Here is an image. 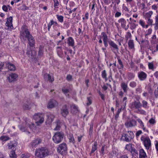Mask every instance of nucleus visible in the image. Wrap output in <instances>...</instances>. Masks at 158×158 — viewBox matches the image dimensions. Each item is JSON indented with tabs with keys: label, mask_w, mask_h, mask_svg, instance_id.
<instances>
[{
	"label": "nucleus",
	"mask_w": 158,
	"mask_h": 158,
	"mask_svg": "<svg viewBox=\"0 0 158 158\" xmlns=\"http://www.w3.org/2000/svg\"><path fill=\"white\" fill-rule=\"evenodd\" d=\"M16 68L15 65L13 64L10 63V71H15L16 70Z\"/></svg>",
	"instance_id": "obj_40"
},
{
	"label": "nucleus",
	"mask_w": 158,
	"mask_h": 158,
	"mask_svg": "<svg viewBox=\"0 0 158 158\" xmlns=\"http://www.w3.org/2000/svg\"><path fill=\"white\" fill-rule=\"evenodd\" d=\"M118 22L121 24L122 27L124 28L126 30H127L129 27L128 25L126 26V21L123 18H121L118 20Z\"/></svg>",
	"instance_id": "obj_11"
},
{
	"label": "nucleus",
	"mask_w": 158,
	"mask_h": 158,
	"mask_svg": "<svg viewBox=\"0 0 158 158\" xmlns=\"http://www.w3.org/2000/svg\"><path fill=\"white\" fill-rule=\"evenodd\" d=\"M129 47L131 49H134V44L133 41L132 40H130L128 43Z\"/></svg>",
	"instance_id": "obj_28"
},
{
	"label": "nucleus",
	"mask_w": 158,
	"mask_h": 158,
	"mask_svg": "<svg viewBox=\"0 0 158 158\" xmlns=\"http://www.w3.org/2000/svg\"><path fill=\"white\" fill-rule=\"evenodd\" d=\"M48 120L49 122H52L54 119L55 116H54L50 113H48L47 115Z\"/></svg>",
	"instance_id": "obj_26"
},
{
	"label": "nucleus",
	"mask_w": 158,
	"mask_h": 158,
	"mask_svg": "<svg viewBox=\"0 0 158 158\" xmlns=\"http://www.w3.org/2000/svg\"><path fill=\"white\" fill-rule=\"evenodd\" d=\"M142 106V104L139 101H134L131 103L130 107L132 109H138Z\"/></svg>",
	"instance_id": "obj_10"
},
{
	"label": "nucleus",
	"mask_w": 158,
	"mask_h": 158,
	"mask_svg": "<svg viewBox=\"0 0 158 158\" xmlns=\"http://www.w3.org/2000/svg\"><path fill=\"white\" fill-rule=\"evenodd\" d=\"M87 101L86 103L87 106H89L92 103V101L90 97H88L87 98Z\"/></svg>",
	"instance_id": "obj_41"
},
{
	"label": "nucleus",
	"mask_w": 158,
	"mask_h": 158,
	"mask_svg": "<svg viewBox=\"0 0 158 158\" xmlns=\"http://www.w3.org/2000/svg\"><path fill=\"white\" fill-rule=\"evenodd\" d=\"M131 153L135 156H137L138 155V152L135 150H132L131 152Z\"/></svg>",
	"instance_id": "obj_51"
},
{
	"label": "nucleus",
	"mask_w": 158,
	"mask_h": 158,
	"mask_svg": "<svg viewBox=\"0 0 158 158\" xmlns=\"http://www.w3.org/2000/svg\"><path fill=\"white\" fill-rule=\"evenodd\" d=\"M137 121L140 124V127L143 129V130H145L146 129V128L144 127V124L142 121V120L140 118H138L137 119Z\"/></svg>",
	"instance_id": "obj_27"
},
{
	"label": "nucleus",
	"mask_w": 158,
	"mask_h": 158,
	"mask_svg": "<svg viewBox=\"0 0 158 158\" xmlns=\"http://www.w3.org/2000/svg\"><path fill=\"white\" fill-rule=\"evenodd\" d=\"M107 74L105 70H104L102 72V77L105 79L106 81L107 80L106 77Z\"/></svg>",
	"instance_id": "obj_34"
},
{
	"label": "nucleus",
	"mask_w": 158,
	"mask_h": 158,
	"mask_svg": "<svg viewBox=\"0 0 158 158\" xmlns=\"http://www.w3.org/2000/svg\"><path fill=\"white\" fill-rule=\"evenodd\" d=\"M64 137V134L62 132H56L54 134L52 137V139L55 143L58 144L62 141Z\"/></svg>",
	"instance_id": "obj_4"
},
{
	"label": "nucleus",
	"mask_w": 158,
	"mask_h": 158,
	"mask_svg": "<svg viewBox=\"0 0 158 158\" xmlns=\"http://www.w3.org/2000/svg\"><path fill=\"white\" fill-rule=\"evenodd\" d=\"M98 92L99 93L100 95L101 96L102 99L103 100H104V95L103 94H102L99 91H98Z\"/></svg>",
	"instance_id": "obj_56"
},
{
	"label": "nucleus",
	"mask_w": 158,
	"mask_h": 158,
	"mask_svg": "<svg viewBox=\"0 0 158 158\" xmlns=\"http://www.w3.org/2000/svg\"><path fill=\"white\" fill-rule=\"evenodd\" d=\"M2 9L3 10L7 11L8 10V8L7 6L6 5H4L2 7Z\"/></svg>",
	"instance_id": "obj_59"
},
{
	"label": "nucleus",
	"mask_w": 158,
	"mask_h": 158,
	"mask_svg": "<svg viewBox=\"0 0 158 158\" xmlns=\"http://www.w3.org/2000/svg\"><path fill=\"white\" fill-rule=\"evenodd\" d=\"M142 106H143L145 108H147L148 103L147 102L144 100L143 101H142Z\"/></svg>",
	"instance_id": "obj_48"
},
{
	"label": "nucleus",
	"mask_w": 158,
	"mask_h": 158,
	"mask_svg": "<svg viewBox=\"0 0 158 158\" xmlns=\"http://www.w3.org/2000/svg\"><path fill=\"white\" fill-rule=\"evenodd\" d=\"M42 140L41 139L38 138L34 140L31 143V145L33 147H35L38 144L41 143Z\"/></svg>",
	"instance_id": "obj_18"
},
{
	"label": "nucleus",
	"mask_w": 158,
	"mask_h": 158,
	"mask_svg": "<svg viewBox=\"0 0 158 158\" xmlns=\"http://www.w3.org/2000/svg\"><path fill=\"white\" fill-rule=\"evenodd\" d=\"M60 127V125L58 124H57L56 125V127L54 129V130H59Z\"/></svg>",
	"instance_id": "obj_60"
},
{
	"label": "nucleus",
	"mask_w": 158,
	"mask_h": 158,
	"mask_svg": "<svg viewBox=\"0 0 158 158\" xmlns=\"http://www.w3.org/2000/svg\"><path fill=\"white\" fill-rule=\"evenodd\" d=\"M118 61L119 64L120 65V67L121 68H123V66L121 60L119 59L118 60Z\"/></svg>",
	"instance_id": "obj_55"
},
{
	"label": "nucleus",
	"mask_w": 158,
	"mask_h": 158,
	"mask_svg": "<svg viewBox=\"0 0 158 158\" xmlns=\"http://www.w3.org/2000/svg\"><path fill=\"white\" fill-rule=\"evenodd\" d=\"M142 133V131L141 130H139L136 132V136H139Z\"/></svg>",
	"instance_id": "obj_58"
},
{
	"label": "nucleus",
	"mask_w": 158,
	"mask_h": 158,
	"mask_svg": "<svg viewBox=\"0 0 158 158\" xmlns=\"http://www.w3.org/2000/svg\"><path fill=\"white\" fill-rule=\"evenodd\" d=\"M30 49L27 48L26 54L30 58L32 59L35 57L36 53L35 51L34 50L30 51Z\"/></svg>",
	"instance_id": "obj_13"
},
{
	"label": "nucleus",
	"mask_w": 158,
	"mask_h": 158,
	"mask_svg": "<svg viewBox=\"0 0 158 158\" xmlns=\"http://www.w3.org/2000/svg\"><path fill=\"white\" fill-rule=\"evenodd\" d=\"M121 86L123 89H126L127 87V84L124 82L122 83Z\"/></svg>",
	"instance_id": "obj_53"
},
{
	"label": "nucleus",
	"mask_w": 158,
	"mask_h": 158,
	"mask_svg": "<svg viewBox=\"0 0 158 158\" xmlns=\"http://www.w3.org/2000/svg\"><path fill=\"white\" fill-rule=\"evenodd\" d=\"M18 75L15 73H10V82L16 81L17 80Z\"/></svg>",
	"instance_id": "obj_19"
},
{
	"label": "nucleus",
	"mask_w": 158,
	"mask_h": 158,
	"mask_svg": "<svg viewBox=\"0 0 158 158\" xmlns=\"http://www.w3.org/2000/svg\"><path fill=\"white\" fill-rule=\"evenodd\" d=\"M108 43L110 46L113 48L114 49H115L117 51H118V46L114 42L110 40L108 42Z\"/></svg>",
	"instance_id": "obj_22"
},
{
	"label": "nucleus",
	"mask_w": 158,
	"mask_h": 158,
	"mask_svg": "<svg viewBox=\"0 0 158 158\" xmlns=\"http://www.w3.org/2000/svg\"><path fill=\"white\" fill-rule=\"evenodd\" d=\"M135 75L132 73H129L128 74V78L129 79H131L134 78Z\"/></svg>",
	"instance_id": "obj_50"
},
{
	"label": "nucleus",
	"mask_w": 158,
	"mask_h": 158,
	"mask_svg": "<svg viewBox=\"0 0 158 158\" xmlns=\"http://www.w3.org/2000/svg\"><path fill=\"white\" fill-rule=\"evenodd\" d=\"M71 110L73 113H77L78 111L77 107L75 105H72L70 106Z\"/></svg>",
	"instance_id": "obj_23"
},
{
	"label": "nucleus",
	"mask_w": 158,
	"mask_h": 158,
	"mask_svg": "<svg viewBox=\"0 0 158 158\" xmlns=\"http://www.w3.org/2000/svg\"><path fill=\"white\" fill-rule=\"evenodd\" d=\"M136 85V83L135 81L131 82L130 84V85L132 88H134Z\"/></svg>",
	"instance_id": "obj_46"
},
{
	"label": "nucleus",
	"mask_w": 158,
	"mask_h": 158,
	"mask_svg": "<svg viewBox=\"0 0 158 158\" xmlns=\"http://www.w3.org/2000/svg\"><path fill=\"white\" fill-rule=\"evenodd\" d=\"M102 40L104 44L105 47H107L108 46V43L109 41L108 37L106 34L103 32L102 33Z\"/></svg>",
	"instance_id": "obj_17"
},
{
	"label": "nucleus",
	"mask_w": 158,
	"mask_h": 158,
	"mask_svg": "<svg viewBox=\"0 0 158 158\" xmlns=\"http://www.w3.org/2000/svg\"><path fill=\"white\" fill-rule=\"evenodd\" d=\"M20 37L24 40L27 39L30 46L33 47L34 45L35 40L27 29H25L24 31L21 32Z\"/></svg>",
	"instance_id": "obj_2"
},
{
	"label": "nucleus",
	"mask_w": 158,
	"mask_h": 158,
	"mask_svg": "<svg viewBox=\"0 0 158 158\" xmlns=\"http://www.w3.org/2000/svg\"><path fill=\"white\" fill-rule=\"evenodd\" d=\"M59 0H53L54 2V6L55 7L58 6L59 5Z\"/></svg>",
	"instance_id": "obj_49"
},
{
	"label": "nucleus",
	"mask_w": 158,
	"mask_h": 158,
	"mask_svg": "<svg viewBox=\"0 0 158 158\" xmlns=\"http://www.w3.org/2000/svg\"><path fill=\"white\" fill-rule=\"evenodd\" d=\"M125 125L127 127H134L136 125V122L135 120L132 119L126 122Z\"/></svg>",
	"instance_id": "obj_14"
},
{
	"label": "nucleus",
	"mask_w": 158,
	"mask_h": 158,
	"mask_svg": "<svg viewBox=\"0 0 158 158\" xmlns=\"http://www.w3.org/2000/svg\"><path fill=\"white\" fill-rule=\"evenodd\" d=\"M131 36V33L129 32H127L125 36V38L127 40H128L129 39H130Z\"/></svg>",
	"instance_id": "obj_39"
},
{
	"label": "nucleus",
	"mask_w": 158,
	"mask_h": 158,
	"mask_svg": "<svg viewBox=\"0 0 158 158\" xmlns=\"http://www.w3.org/2000/svg\"><path fill=\"white\" fill-rule=\"evenodd\" d=\"M57 52L59 56H60L62 53V50L60 47H58L57 48Z\"/></svg>",
	"instance_id": "obj_38"
},
{
	"label": "nucleus",
	"mask_w": 158,
	"mask_h": 158,
	"mask_svg": "<svg viewBox=\"0 0 158 158\" xmlns=\"http://www.w3.org/2000/svg\"><path fill=\"white\" fill-rule=\"evenodd\" d=\"M149 122L152 125H154V124L156 121L155 120V119L153 118H151L149 120Z\"/></svg>",
	"instance_id": "obj_43"
},
{
	"label": "nucleus",
	"mask_w": 158,
	"mask_h": 158,
	"mask_svg": "<svg viewBox=\"0 0 158 158\" xmlns=\"http://www.w3.org/2000/svg\"><path fill=\"white\" fill-rule=\"evenodd\" d=\"M134 137V134L131 131H128L126 133L123 134L122 136V139L127 142H130Z\"/></svg>",
	"instance_id": "obj_6"
},
{
	"label": "nucleus",
	"mask_w": 158,
	"mask_h": 158,
	"mask_svg": "<svg viewBox=\"0 0 158 158\" xmlns=\"http://www.w3.org/2000/svg\"><path fill=\"white\" fill-rule=\"evenodd\" d=\"M136 25L134 23H133L131 26V29H135L136 28Z\"/></svg>",
	"instance_id": "obj_63"
},
{
	"label": "nucleus",
	"mask_w": 158,
	"mask_h": 158,
	"mask_svg": "<svg viewBox=\"0 0 158 158\" xmlns=\"http://www.w3.org/2000/svg\"><path fill=\"white\" fill-rule=\"evenodd\" d=\"M44 48L40 46L39 48L38 54L39 56H41L43 54Z\"/></svg>",
	"instance_id": "obj_33"
},
{
	"label": "nucleus",
	"mask_w": 158,
	"mask_h": 158,
	"mask_svg": "<svg viewBox=\"0 0 158 158\" xmlns=\"http://www.w3.org/2000/svg\"><path fill=\"white\" fill-rule=\"evenodd\" d=\"M138 77L141 81H143L145 80L147 77V75L144 72L141 71L138 73Z\"/></svg>",
	"instance_id": "obj_16"
},
{
	"label": "nucleus",
	"mask_w": 158,
	"mask_h": 158,
	"mask_svg": "<svg viewBox=\"0 0 158 158\" xmlns=\"http://www.w3.org/2000/svg\"><path fill=\"white\" fill-rule=\"evenodd\" d=\"M152 30L151 28H149L148 29L147 33L145 34V35H148L151 34L152 33Z\"/></svg>",
	"instance_id": "obj_54"
},
{
	"label": "nucleus",
	"mask_w": 158,
	"mask_h": 158,
	"mask_svg": "<svg viewBox=\"0 0 158 158\" xmlns=\"http://www.w3.org/2000/svg\"><path fill=\"white\" fill-rule=\"evenodd\" d=\"M120 158H128L127 155H122L120 156Z\"/></svg>",
	"instance_id": "obj_64"
},
{
	"label": "nucleus",
	"mask_w": 158,
	"mask_h": 158,
	"mask_svg": "<svg viewBox=\"0 0 158 158\" xmlns=\"http://www.w3.org/2000/svg\"><path fill=\"white\" fill-rule=\"evenodd\" d=\"M57 18L60 22L62 23L63 21V19L64 17L61 15H56Z\"/></svg>",
	"instance_id": "obj_37"
},
{
	"label": "nucleus",
	"mask_w": 158,
	"mask_h": 158,
	"mask_svg": "<svg viewBox=\"0 0 158 158\" xmlns=\"http://www.w3.org/2000/svg\"><path fill=\"white\" fill-rule=\"evenodd\" d=\"M69 139L70 142L74 143V139L72 134L69 135Z\"/></svg>",
	"instance_id": "obj_42"
},
{
	"label": "nucleus",
	"mask_w": 158,
	"mask_h": 158,
	"mask_svg": "<svg viewBox=\"0 0 158 158\" xmlns=\"http://www.w3.org/2000/svg\"><path fill=\"white\" fill-rule=\"evenodd\" d=\"M68 44L69 46L73 47L74 45V41L72 37H69L68 39Z\"/></svg>",
	"instance_id": "obj_25"
},
{
	"label": "nucleus",
	"mask_w": 158,
	"mask_h": 158,
	"mask_svg": "<svg viewBox=\"0 0 158 158\" xmlns=\"http://www.w3.org/2000/svg\"><path fill=\"white\" fill-rule=\"evenodd\" d=\"M121 13L119 12H117L115 14V17H118L120 16L121 15Z\"/></svg>",
	"instance_id": "obj_62"
},
{
	"label": "nucleus",
	"mask_w": 158,
	"mask_h": 158,
	"mask_svg": "<svg viewBox=\"0 0 158 158\" xmlns=\"http://www.w3.org/2000/svg\"><path fill=\"white\" fill-rule=\"evenodd\" d=\"M6 26L7 27V28H5L6 29H8L10 26V18H8L7 19V21L5 23Z\"/></svg>",
	"instance_id": "obj_35"
},
{
	"label": "nucleus",
	"mask_w": 158,
	"mask_h": 158,
	"mask_svg": "<svg viewBox=\"0 0 158 158\" xmlns=\"http://www.w3.org/2000/svg\"><path fill=\"white\" fill-rule=\"evenodd\" d=\"M44 77L45 80H48L50 82H52L54 80L53 78L48 73L45 74Z\"/></svg>",
	"instance_id": "obj_21"
},
{
	"label": "nucleus",
	"mask_w": 158,
	"mask_h": 158,
	"mask_svg": "<svg viewBox=\"0 0 158 158\" xmlns=\"http://www.w3.org/2000/svg\"><path fill=\"white\" fill-rule=\"evenodd\" d=\"M58 105V103L55 100L53 99H50L48 102L47 106L48 109H52L54 108Z\"/></svg>",
	"instance_id": "obj_9"
},
{
	"label": "nucleus",
	"mask_w": 158,
	"mask_h": 158,
	"mask_svg": "<svg viewBox=\"0 0 158 158\" xmlns=\"http://www.w3.org/2000/svg\"><path fill=\"white\" fill-rule=\"evenodd\" d=\"M23 108L24 110H27L30 109V108L29 106V104L25 103L23 106Z\"/></svg>",
	"instance_id": "obj_36"
},
{
	"label": "nucleus",
	"mask_w": 158,
	"mask_h": 158,
	"mask_svg": "<svg viewBox=\"0 0 158 158\" xmlns=\"http://www.w3.org/2000/svg\"><path fill=\"white\" fill-rule=\"evenodd\" d=\"M52 25H53V27H54L55 26H57L58 25V24L56 22L52 20H51L48 25V31H50V28Z\"/></svg>",
	"instance_id": "obj_20"
},
{
	"label": "nucleus",
	"mask_w": 158,
	"mask_h": 158,
	"mask_svg": "<svg viewBox=\"0 0 158 158\" xmlns=\"http://www.w3.org/2000/svg\"><path fill=\"white\" fill-rule=\"evenodd\" d=\"M98 143L97 142L94 143V145L92 147L91 153L94 152L97 149Z\"/></svg>",
	"instance_id": "obj_29"
},
{
	"label": "nucleus",
	"mask_w": 158,
	"mask_h": 158,
	"mask_svg": "<svg viewBox=\"0 0 158 158\" xmlns=\"http://www.w3.org/2000/svg\"><path fill=\"white\" fill-rule=\"evenodd\" d=\"M131 148L132 147L131 144H128L126 145L125 149L129 151Z\"/></svg>",
	"instance_id": "obj_44"
},
{
	"label": "nucleus",
	"mask_w": 158,
	"mask_h": 158,
	"mask_svg": "<svg viewBox=\"0 0 158 158\" xmlns=\"http://www.w3.org/2000/svg\"><path fill=\"white\" fill-rule=\"evenodd\" d=\"M27 126H28L31 130L32 131L35 129L36 126L35 124L31 122L29 119L25 118L24 123L19 126V128L20 130L22 131L27 132L29 134L30 133V132L27 129Z\"/></svg>",
	"instance_id": "obj_1"
},
{
	"label": "nucleus",
	"mask_w": 158,
	"mask_h": 158,
	"mask_svg": "<svg viewBox=\"0 0 158 158\" xmlns=\"http://www.w3.org/2000/svg\"><path fill=\"white\" fill-rule=\"evenodd\" d=\"M153 22V20L152 19H148V23L151 25L152 24V23Z\"/></svg>",
	"instance_id": "obj_61"
},
{
	"label": "nucleus",
	"mask_w": 158,
	"mask_h": 158,
	"mask_svg": "<svg viewBox=\"0 0 158 158\" xmlns=\"http://www.w3.org/2000/svg\"><path fill=\"white\" fill-rule=\"evenodd\" d=\"M61 113L64 117H66L69 114V110L67 106H63L61 109Z\"/></svg>",
	"instance_id": "obj_12"
},
{
	"label": "nucleus",
	"mask_w": 158,
	"mask_h": 158,
	"mask_svg": "<svg viewBox=\"0 0 158 158\" xmlns=\"http://www.w3.org/2000/svg\"><path fill=\"white\" fill-rule=\"evenodd\" d=\"M17 143L15 141H14L11 142V145H10L11 147L10 148H12L13 151L10 153V158H16L17 156L15 153V151L16 150L15 147L17 145Z\"/></svg>",
	"instance_id": "obj_8"
},
{
	"label": "nucleus",
	"mask_w": 158,
	"mask_h": 158,
	"mask_svg": "<svg viewBox=\"0 0 158 158\" xmlns=\"http://www.w3.org/2000/svg\"><path fill=\"white\" fill-rule=\"evenodd\" d=\"M9 139L10 138L9 137L6 135L2 136L0 137V140H2L3 141H6L9 140Z\"/></svg>",
	"instance_id": "obj_31"
},
{
	"label": "nucleus",
	"mask_w": 158,
	"mask_h": 158,
	"mask_svg": "<svg viewBox=\"0 0 158 158\" xmlns=\"http://www.w3.org/2000/svg\"><path fill=\"white\" fill-rule=\"evenodd\" d=\"M154 25L155 29L157 30L158 29V15H157L155 17V23Z\"/></svg>",
	"instance_id": "obj_30"
},
{
	"label": "nucleus",
	"mask_w": 158,
	"mask_h": 158,
	"mask_svg": "<svg viewBox=\"0 0 158 158\" xmlns=\"http://www.w3.org/2000/svg\"><path fill=\"white\" fill-rule=\"evenodd\" d=\"M153 14V12L152 11H150L145 14V18L149 19Z\"/></svg>",
	"instance_id": "obj_32"
},
{
	"label": "nucleus",
	"mask_w": 158,
	"mask_h": 158,
	"mask_svg": "<svg viewBox=\"0 0 158 158\" xmlns=\"http://www.w3.org/2000/svg\"><path fill=\"white\" fill-rule=\"evenodd\" d=\"M49 151L45 147H41L36 149L35 152V156L39 158L44 157L49 154Z\"/></svg>",
	"instance_id": "obj_3"
},
{
	"label": "nucleus",
	"mask_w": 158,
	"mask_h": 158,
	"mask_svg": "<svg viewBox=\"0 0 158 158\" xmlns=\"http://www.w3.org/2000/svg\"><path fill=\"white\" fill-rule=\"evenodd\" d=\"M139 24L143 27L144 28L145 27V23L142 20H140L139 21Z\"/></svg>",
	"instance_id": "obj_45"
},
{
	"label": "nucleus",
	"mask_w": 158,
	"mask_h": 158,
	"mask_svg": "<svg viewBox=\"0 0 158 158\" xmlns=\"http://www.w3.org/2000/svg\"><path fill=\"white\" fill-rule=\"evenodd\" d=\"M67 150V148L66 144L64 143H63L60 144L57 148L58 152L60 153L62 155L66 153Z\"/></svg>",
	"instance_id": "obj_7"
},
{
	"label": "nucleus",
	"mask_w": 158,
	"mask_h": 158,
	"mask_svg": "<svg viewBox=\"0 0 158 158\" xmlns=\"http://www.w3.org/2000/svg\"><path fill=\"white\" fill-rule=\"evenodd\" d=\"M137 112L138 113L142 114H145V111L142 110L141 109H139L137 111Z\"/></svg>",
	"instance_id": "obj_52"
},
{
	"label": "nucleus",
	"mask_w": 158,
	"mask_h": 158,
	"mask_svg": "<svg viewBox=\"0 0 158 158\" xmlns=\"http://www.w3.org/2000/svg\"><path fill=\"white\" fill-rule=\"evenodd\" d=\"M139 158H147L146 154L143 149L139 150Z\"/></svg>",
	"instance_id": "obj_24"
},
{
	"label": "nucleus",
	"mask_w": 158,
	"mask_h": 158,
	"mask_svg": "<svg viewBox=\"0 0 158 158\" xmlns=\"http://www.w3.org/2000/svg\"><path fill=\"white\" fill-rule=\"evenodd\" d=\"M148 66L150 69H153L154 68V65L152 62L149 63Z\"/></svg>",
	"instance_id": "obj_47"
},
{
	"label": "nucleus",
	"mask_w": 158,
	"mask_h": 158,
	"mask_svg": "<svg viewBox=\"0 0 158 158\" xmlns=\"http://www.w3.org/2000/svg\"><path fill=\"white\" fill-rule=\"evenodd\" d=\"M33 117L36 121L35 123L38 126H40L44 121V115L43 114H36L34 115Z\"/></svg>",
	"instance_id": "obj_5"
},
{
	"label": "nucleus",
	"mask_w": 158,
	"mask_h": 158,
	"mask_svg": "<svg viewBox=\"0 0 158 158\" xmlns=\"http://www.w3.org/2000/svg\"><path fill=\"white\" fill-rule=\"evenodd\" d=\"M144 144L146 149H148L151 146V140L149 138H145L143 141Z\"/></svg>",
	"instance_id": "obj_15"
},
{
	"label": "nucleus",
	"mask_w": 158,
	"mask_h": 158,
	"mask_svg": "<svg viewBox=\"0 0 158 158\" xmlns=\"http://www.w3.org/2000/svg\"><path fill=\"white\" fill-rule=\"evenodd\" d=\"M72 76L70 75H68L66 77V79L68 81H71L72 79Z\"/></svg>",
	"instance_id": "obj_57"
}]
</instances>
